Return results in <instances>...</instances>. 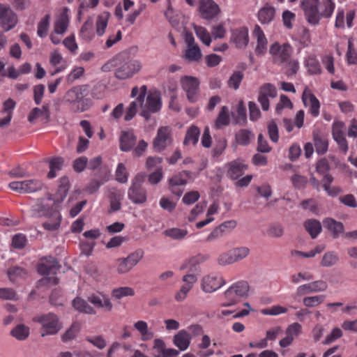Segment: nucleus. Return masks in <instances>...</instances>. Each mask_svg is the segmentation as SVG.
<instances>
[{
    "instance_id": "obj_1",
    "label": "nucleus",
    "mask_w": 357,
    "mask_h": 357,
    "mask_svg": "<svg viewBox=\"0 0 357 357\" xmlns=\"http://www.w3.org/2000/svg\"><path fill=\"white\" fill-rule=\"evenodd\" d=\"M319 0H303L301 4L307 22L312 25H317L322 17L330 18L335 9V3L332 0H322L324 9L319 11Z\"/></svg>"
},
{
    "instance_id": "obj_2",
    "label": "nucleus",
    "mask_w": 357,
    "mask_h": 357,
    "mask_svg": "<svg viewBox=\"0 0 357 357\" xmlns=\"http://www.w3.org/2000/svg\"><path fill=\"white\" fill-rule=\"evenodd\" d=\"M110 63L116 67L115 77L119 79H126L131 78L135 73L142 68V63L138 60L129 59L127 52H123L116 55Z\"/></svg>"
},
{
    "instance_id": "obj_3",
    "label": "nucleus",
    "mask_w": 357,
    "mask_h": 357,
    "mask_svg": "<svg viewBox=\"0 0 357 357\" xmlns=\"http://www.w3.org/2000/svg\"><path fill=\"white\" fill-rule=\"evenodd\" d=\"M250 286L248 282L241 280L234 283L223 294L220 306L230 307L238 303L241 298L248 295Z\"/></svg>"
},
{
    "instance_id": "obj_4",
    "label": "nucleus",
    "mask_w": 357,
    "mask_h": 357,
    "mask_svg": "<svg viewBox=\"0 0 357 357\" xmlns=\"http://www.w3.org/2000/svg\"><path fill=\"white\" fill-rule=\"evenodd\" d=\"M144 174H137L128 189V199L135 204H142L146 202V191L142 188V183H144Z\"/></svg>"
},
{
    "instance_id": "obj_5",
    "label": "nucleus",
    "mask_w": 357,
    "mask_h": 357,
    "mask_svg": "<svg viewBox=\"0 0 357 357\" xmlns=\"http://www.w3.org/2000/svg\"><path fill=\"white\" fill-rule=\"evenodd\" d=\"M33 321L40 324L43 329L45 331V333L41 334L42 337L46 335H55L58 333L63 327L57 315L52 312L35 317Z\"/></svg>"
},
{
    "instance_id": "obj_6",
    "label": "nucleus",
    "mask_w": 357,
    "mask_h": 357,
    "mask_svg": "<svg viewBox=\"0 0 357 357\" xmlns=\"http://www.w3.org/2000/svg\"><path fill=\"white\" fill-rule=\"evenodd\" d=\"M44 185L38 179L31 178L20 181H13L8 184L10 190L21 194H31L40 191Z\"/></svg>"
},
{
    "instance_id": "obj_7",
    "label": "nucleus",
    "mask_w": 357,
    "mask_h": 357,
    "mask_svg": "<svg viewBox=\"0 0 357 357\" xmlns=\"http://www.w3.org/2000/svg\"><path fill=\"white\" fill-rule=\"evenodd\" d=\"M144 255V250L142 249H137L128 255V257L116 259V262H118V273L119 274L128 273L141 261Z\"/></svg>"
},
{
    "instance_id": "obj_8",
    "label": "nucleus",
    "mask_w": 357,
    "mask_h": 357,
    "mask_svg": "<svg viewBox=\"0 0 357 357\" xmlns=\"http://www.w3.org/2000/svg\"><path fill=\"white\" fill-rule=\"evenodd\" d=\"M162 106L161 98L160 93L155 91L149 94L146 97V102L143 107L140 114L146 120H149L151 113L158 112Z\"/></svg>"
},
{
    "instance_id": "obj_9",
    "label": "nucleus",
    "mask_w": 357,
    "mask_h": 357,
    "mask_svg": "<svg viewBox=\"0 0 357 357\" xmlns=\"http://www.w3.org/2000/svg\"><path fill=\"white\" fill-rule=\"evenodd\" d=\"M181 86L187 93V98L191 102L197 100L199 91V79L194 77L185 76L181 79Z\"/></svg>"
},
{
    "instance_id": "obj_10",
    "label": "nucleus",
    "mask_w": 357,
    "mask_h": 357,
    "mask_svg": "<svg viewBox=\"0 0 357 357\" xmlns=\"http://www.w3.org/2000/svg\"><path fill=\"white\" fill-rule=\"evenodd\" d=\"M0 21L6 31L13 29L17 23V17L8 6L0 3Z\"/></svg>"
},
{
    "instance_id": "obj_11",
    "label": "nucleus",
    "mask_w": 357,
    "mask_h": 357,
    "mask_svg": "<svg viewBox=\"0 0 357 357\" xmlns=\"http://www.w3.org/2000/svg\"><path fill=\"white\" fill-rule=\"evenodd\" d=\"M172 141L169 129L167 127H161L158 130L157 135L153 142V149L157 152H161L171 144Z\"/></svg>"
},
{
    "instance_id": "obj_12",
    "label": "nucleus",
    "mask_w": 357,
    "mask_h": 357,
    "mask_svg": "<svg viewBox=\"0 0 357 357\" xmlns=\"http://www.w3.org/2000/svg\"><path fill=\"white\" fill-rule=\"evenodd\" d=\"M198 10L201 17L208 20L214 18L220 11L218 5L213 0H200Z\"/></svg>"
},
{
    "instance_id": "obj_13",
    "label": "nucleus",
    "mask_w": 357,
    "mask_h": 357,
    "mask_svg": "<svg viewBox=\"0 0 357 357\" xmlns=\"http://www.w3.org/2000/svg\"><path fill=\"white\" fill-rule=\"evenodd\" d=\"M225 284L226 282L222 277L208 275L202 278L201 286L204 292L213 293Z\"/></svg>"
},
{
    "instance_id": "obj_14",
    "label": "nucleus",
    "mask_w": 357,
    "mask_h": 357,
    "mask_svg": "<svg viewBox=\"0 0 357 357\" xmlns=\"http://www.w3.org/2000/svg\"><path fill=\"white\" fill-rule=\"evenodd\" d=\"M227 176L231 180H237L248 169V167L243 160L237 159L225 165Z\"/></svg>"
},
{
    "instance_id": "obj_15",
    "label": "nucleus",
    "mask_w": 357,
    "mask_h": 357,
    "mask_svg": "<svg viewBox=\"0 0 357 357\" xmlns=\"http://www.w3.org/2000/svg\"><path fill=\"white\" fill-rule=\"evenodd\" d=\"M61 268L59 261L54 257L49 256L44 258V261L38 266V272L40 275H56Z\"/></svg>"
},
{
    "instance_id": "obj_16",
    "label": "nucleus",
    "mask_w": 357,
    "mask_h": 357,
    "mask_svg": "<svg viewBox=\"0 0 357 357\" xmlns=\"http://www.w3.org/2000/svg\"><path fill=\"white\" fill-rule=\"evenodd\" d=\"M327 288L328 284L325 281L317 280L299 286L296 289V295L301 296L310 293L324 291Z\"/></svg>"
},
{
    "instance_id": "obj_17",
    "label": "nucleus",
    "mask_w": 357,
    "mask_h": 357,
    "mask_svg": "<svg viewBox=\"0 0 357 357\" xmlns=\"http://www.w3.org/2000/svg\"><path fill=\"white\" fill-rule=\"evenodd\" d=\"M88 88L87 85H82L69 89L63 97L64 101L69 103L80 102L87 95Z\"/></svg>"
},
{
    "instance_id": "obj_18",
    "label": "nucleus",
    "mask_w": 357,
    "mask_h": 357,
    "mask_svg": "<svg viewBox=\"0 0 357 357\" xmlns=\"http://www.w3.org/2000/svg\"><path fill=\"white\" fill-rule=\"evenodd\" d=\"M54 211L52 206L45 204L44 199H38L37 203L30 210V215L33 218L50 217Z\"/></svg>"
},
{
    "instance_id": "obj_19",
    "label": "nucleus",
    "mask_w": 357,
    "mask_h": 357,
    "mask_svg": "<svg viewBox=\"0 0 357 357\" xmlns=\"http://www.w3.org/2000/svg\"><path fill=\"white\" fill-rule=\"evenodd\" d=\"M269 52L271 54L278 56L283 63L288 61L292 52V48L289 43L280 45L278 43H275L270 47Z\"/></svg>"
},
{
    "instance_id": "obj_20",
    "label": "nucleus",
    "mask_w": 357,
    "mask_h": 357,
    "mask_svg": "<svg viewBox=\"0 0 357 357\" xmlns=\"http://www.w3.org/2000/svg\"><path fill=\"white\" fill-rule=\"evenodd\" d=\"M231 40L235 44L237 48L241 49L245 47L249 42L248 29L242 27L234 30L232 31Z\"/></svg>"
},
{
    "instance_id": "obj_21",
    "label": "nucleus",
    "mask_w": 357,
    "mask_h": 357,
    "mask_svg": "<svg viewBox=\"0 0 357 357\" xmlns=\"http://www.w3.org/2000/svg\"><path fill=\"white\" fill-rule=\"evenodd\" d=\"M344 123L341 121L335 122L333 125V137L334 140L339 145L340 149L344 153L348 150L347 142L344 136V133L342 131V128Z\"/></svg>"
},
{
    "instance_id": "obj_22",
    "label": "nucleus",
    "mask_w": 357,
    "mask_h": 357,
    "mask_svg": "<svg viewBox=\"0 0 357 357\" xmlns=\"http://www.w3.org/2000/svg\"><path fill=\"white\" fill-rule=\"evenodd\" d=\"M253 36L257 40L255 53L257 55L264 54L267 50V40L261 27L256 24L253 31Z\"/></svg>"
},
{
    "instance_id": "obj_23",
    "label": "nucleus",
    "mask_w": 357,
    "mask_h": 357,
    "mask_svg": "<svg viewBox=\"0 0 357 357\" xmlns=\"http://www.w3.org/2000/svg\"><path fill=\"white\" fill-rule=\"evenodd\" d=\"M305 105L310 106V112L313 116H317L319 114L320 103L314 94L310 91H305L302 96Z\"/></svg>"
},
{
    "instance_id": "obj_24",
    "label": "nucleus",
    "mask_w": 357,
    "mask_h": 357,
    "mask_svg": "<svg viewBox=\"0 0 357 357\" xmlns=\"http://www.w3.org/2000/svg\"><path fill=\"white\" fill-rule=\"evenodd\" d=\"M136 141L137 137L132 131H123L119 139L120 149L124 152L130 151Z\"/></svg>"
},
{
    "instance_id": "obj_25",
    "label": "nucleus",
    "mask_w": 357,
    "mask_h": 357,
    "mask_svg": "<svg viewBox=\"0 0 357 357\" xmlns=\"http://www.w3.org/2000/svg\"><path fill=\"white\" fill-rule=\"evenodd\" d=\"M191 337L188 332L181 330L173 337L174 344L181 351L186 350L190 344Z\"/></svg>"
},
{
    "instance_id": "obj_26",
    "label": "nucleus",
    "mask_w": 357,
    "mask_h": 357,
    "mask_svg": "<svg viewBox=\"0 0 357 357\" xmlns=\"http://www.w3.org/2000/svg\"><path fill=\"white\" fill-rule=\"evenodd\" d=\"M313 139L316 151L318 154H324L328 150V142L326 137L318 130L313 132Z\"/></svg>"
},
{
    "instance_id": "obj_27",
    "label": "nucleus",
    "mask_w": 357,
    "mask_h": 357,
    "mask_svg": "<svg viewBox=\"0 0 357 357\" xmlns=\"http://www.w3.org/2000/svg\"><path fill=\"white\" fill-rule=\"evenodd\" d=\"M324 227L332 233L334 238L339 237L344 232V225L333 218H327L323 220Z\"/></svg>"
},
{
    "instance_id": "obj_28",
    "label": "nucleus",
    "mask_w": 357,
    "mask_h": 357,
    "mask_svg": "<svg viewBox=\"0 0 357 357\" xmlns=\"http://www.w3.org/2000/svg\"><path fill=\"white\" fill-rule=\"evenodd\" d=\"M233 117V123L241 126L247 124V112L243 100H240L236 106V114H231Z\"/></svg>"
},
{
    "instance_id": "obj_29",
    "label": "nucleus",
    "mask_w": 357,
    "mask_h": 357,
    "mask_svg": "<svg viewBox=\"0 0 357 357\" xmlns=\"http://www.w3.org/2000/svg\"><path fill=\"white\" fill-rule=\"evenodd\" d=\"M109 199L110 202L109 213H111L119 211L121 208V201L122 199V194L121 191L117 189L112 188L110 190Z\"/></svg>"
},
{
    "instance_id": "obj_30",
    "label": "nucleus",
    "mask_w": 357,
    "mask_h": 357,
    "mask_svg": "<svg viewBox=\"0 0 357 357\" xmlns=\"http://www.w3.org/2000/svg\"><path fill=\"white\" fill-rule=\"evenodd\" d=\"M304 227L312 238H315L321 231V222L315 219H309L304 222Z\"/></svg>"
},
{
    "instance_id": "obj_31",
    "label": "nucleus",
    "mask_w": 357,
    "mask_h": 357,
    "mask_svg": "<svg viewBox=\"0 0 357 357\" xmlns=\"http://www.w3.org/2000/svg\"><path fill=\"white\" fill-rule=\"evenodd\" d=\"M275 14V8L266 5L259 10L258 19L262 24H268L274 19Z\"/></svg>"
},
{
    "instance_id": "obj_32",
    "label": "nucleus",
    "mask_w": 357,
    "mask_h": 357,
    "mask_svg": "<svg viewBox=\"0 0 357 357\" xmlns=\"http://www.w3.org/2000/svg\"><path fill=\"white\" fill-rule=\"evenodd\" d=\"M255 135L248 129H241L235 134L236 144L241 146L248 145L254 138Z\"/></svg>"
},
{
    "instance_id": "obj_33",
    "label": "nucleus",
    "mask_w": 357,
    "mask_h": 357,
    "mask_svg": "<svg viewBox=\"0 0 357 357\" xmlns=\"http://www.w3.org/2000/svg\"><path fill=\"white\" fill-rule=\"evenodd\" d=\"M72 305L73 307L79 312L89 314H94L96 313L93 308L91 307L85 300L81 298L77 297L73 299Z\"/></svg>"
},
{
    "instance_id": "obj_34",
    "label": "nucleus",
    "mask_w": 357,
    "mask_h": 357,
    "mask_svg": "<svg viewBox=\"0 0 357 357\" xmlns=\"http://www.w3.org/2000/svg\"><path fill=\"white\" fill-rule=\"evenodd\" d=\"M199 135V128L195 125L191 126L186 131L183 144L188 145L190 144H192L193 145H195L198 142Z\"/></svg>"
},
{
    "instance_id": "obj_35",
    "label": "nucleus",
    "mask_w": 357,
    "mask_h": 357,
    "mask_svg": "<svg viewBox=\"0 0 357 357\" xmlns=\"http://www.w3.org/2000/svg\"><path fill=\"white\" fill-rule=\"evenodd\" d=\"M50 220L44 222L43 227L45 229L48 231H56L61 225V215L59 211H54L52 216L50 217Z\"/></svg>"
},
{
    "instance_id": "obj_36",
    "label": "nucleus",
    "mask_w": 357,
    "mask_h": 357,
    "mask_svg": "<svg viewBox=\"0 0 357 357\" xmlns=\"http://www.w3.org/2000/svg\"><path fill=\"white\" fill-rule=\"evenodd\" d=\"M29 328L22 324H17L10 331V335L20 341H23L27 339V337L29 336Z\"/></svg>"
},
{
    "instance_id": "obj_37",
    "label": "nucleus",
    "mask_w": 357,
    "mask_h": 357,
    "mask_svg": "<svg viewBox=\"0 0 357 357\" xmlns=\"http://www.w3.org/2000/svg\"><path fill=\"white\" fill-rule=\"evenodd\" d=\"M93 22L92 18H89L82 25L80 30L81 37L86 41L89 42L92 40L94 34L93 32Z\"/></svg>"
},
{
    "instance_id": "obj_38",
    "label": "nucleus",
    "mask_w": 357,
    "mask_h": 357,
    "mask_svg": "<svg viewBox=\"0 0 357 357\" xmlns=\"http://www.w3.org/2000/svg\"><path fill=\"white\" fill-rule=\"evenodd\" d=\"M70 188V181L66 176L60 178L59 184L58 186L56 195L58 196L57 201L62 202L66 197Z\"/></svg>"
},
{
    "instance_id": "obj_39",
    "label": "nucleus",
    "mask_w": 357,
    "mask_h": 357,
    "mask_svg": "<svg viewBox=\"0 0 357 357\" xmlns=\"http://www.w3.org/2000/svg\"><path fill=\"white\" fill-rule=\"evenodd\" d=\"M202 261V257L195 256L188 260L181 267V268H188L190 273H194L197 275L199 273V264Z\"/></svg>"
},
{
    "instance_id": "obj_40",
    "label": "nucleus",
    "mask_w": 357,
    "mask_h": 357,
    "mask_svg": "<svg viewBox=\"0 0 357 357\" xmlns=\"http://www.w3.org/2000/svg\"><path fill=\"white\" fill-rule=\"evenodd\" d=\"M109 16L110 15L108 12H103L98 16L96 20V33L98 36H101L104 34Z\"/></svg>"
},
{
    "instance_id": "obj_41",
    "label": "nucleus",
    "mask_w": 357,
    "mask_h": 357,
    "mask_svg": "<svg viewBox=\"0 0 357 357\" xmlns=\"http://www.w3.org/2000/svg\"><path fill=\"white\" fill-rule=\"evenodd\" d=\"M134 327L140 333L142 340H148L154 337V333L149 330L148 324L144 321H137Z\"/></svg>"
},
{
    "instance_id": "obj_42",
    "label": "nucleus",
    "mask_w": 357,
    "mask_h": 357,
    "mask_svg": "<svg viewBox=\"0 0 357 357\" xmlns=\"http://www.w3.org/2000/svg\"><path fill=\"white\" fill-rule=\"evenodd\" d=\"M234 264L246 258L250 254V249L247 247L234 248L230 250Z\"/></svg>"
},
{
    "instance_id": "obj_43",
    "label": "nucleus",
    "mask_w": 357,
    "mask_h": 357,
    "mask_svg": "<svg viewBox=\"0 0 357 357\" xmlns=\"http://www.w3.org/2000/svg\"><path fill=\"white\" fill-rule=\"evenodd\" d=\"M202 56L199 45L188 47L184 57L189 61H199Z\"/></svg>"
},
{
    "instance_id": "obj_44",
    "label": "nucleus",
    "mask_w": 357,
    "mask_h": 357,
    "mask_svg": "<svg viewBox=\"0 0 357 357\" xmlns=\"http://www.w3.org/2000/svg\"><path fill=\"white\" fill-rule=\"evenodd\" d=\"M284 234V227L280 223H273L268 226L266 229V234L268 237L273 238H279L283 236Z\"/></svg>"
},
{
    "instance_id": "obj_45",
    "label": "nucleus",
    "mask_w": 357,
    "mask_h": 357,
    "mask_svg": "<svg viewBox=\"0 0 357 357\" xmlns=\"http://www.w3.org/2000/svg\"><path fill=\"white\" fill-rule=\"evenodd\" d=\"M64 162V160L61 157H56L52 158L50 160V172L47 174V177L49 178H54L56 174V171L61 169L63 165Z\"/></svg>"
},
{
    "instance_id": "obj_46",
    "label": "nucleus",
    "mask_w": 357,
    "mask_h": 357,
    "mask_svg": "<svg viewBox=\"0 0 357 357\" xmlns=\"http://www.w3.org/2000/svg\"><path fill=\"white\" fill-rule=\"evenodd\" d=\"M109 179V176L107 173H105L103 176L100 177V180L97 179H91L89 183L87 186L86 187V191L89 194H93L97 192L103 183L107 182Z\"/></svg>"
},
{
    "instance_id": "obj_47",
    "label": "nucleus",
    "mask_w": 357,
    "mask_h": 357,
    "mask_svg": "<svg viewBox=\"0 0 357 357\" xmlns=\"http://www.w3.org/2000/svg\"><path fill=\"white\" fill-rule=\"evenodd\" d=\"M193 29L197 36L202 40V42L206 46H209L211 43V38L206 29L203 26L195 24H193Z\"/></svg>"
},
{
    "instance_id": "obj_48",
    "label": "nucleus",
    "mask_w": 357,
    "mask_h": 357,
    "mask_svg": "<svg viewBox=\"0 0 357 357\" xmlns=\"http://www.w3.org/2000/svg\"><path fill=\"white\" fill-rule=\"evenodd\" d=\"M80 331V325L77 322H74L71 326L62 335L61 340L66 342L73 340Z\"/></svg>"
},
{
    "instance_id": "obj_49",
    "label": "nucleus",
    "mask_w": 357,
    "mask_h": 357,
    "mask_svg": "<svg viewBox=\"0 0 357 357\" xmlns=\"http://www.w3.org/2000/svg\"><path fill=\"white\" fill-rule=\"evenodd\" d=\"M50 15L47 14L38 24L37 34L40 38H45L47 34L50 26Z\"/></svg>"
},
{
    "instance_id": "obj_50",
    "label": "nucleus",
    "mask_w": 357,
    "mask_h": 357,
    "mask_svg": "<svg viewBox=\"0 0 357 357\" xmlns=\"http://www.w3.org/2000/svg\"><path fill=\"white\" fill-rule=\"evenodd\" d=\"M188 234V231L186 229H182L179 228H171L166 229L164 231V234L166 236L170 237L174 240H181L183 239Z\"/></svg>"
},
{
    "instance_id": "obj_51",
    "label": "nucleus",
    "mask_w": 357,
    "mask_h": 357,
    "mask_svg": "<svg viewBox=\"0 0 357 357\" xmlns=\"http://www.w3.org/2000/svg\"><path fill=\"white\" fill-rule=\"evenodd\" d=\"M229 121V109L227 107L223 106L216 119L215 125L219 128L221 126H228Z\"/></svg>"
},
{
    "instance_id": "obj_52",
    "label": "nucleus",
    "mask_w": 357,
    "mask_h": 357,
    "mask_svg": "<svg viewBox=\"0 0 357 357\" xmlns=\"http://www.w3.org/2000/svg\"><path fill=\"white\" fill-rule=\"evenodd\" d=\"M135 291L129 287H121L112 290V296L116 299H121L125 296H132Z\"/></svg>"
},
{
    "instance_id": "obj_53",
    "label": "nucleus",
    "mask_w": 357,
    "mask_h": 357,
    "mask_svg": "<svg viewBox=\"0 0 357 357\" xmlns=\"http://www.w3.org/2000/svg\"><path fill=\"white\" fill-rule=\"evenodd\" d=\"M116 180L120 183H126L128 178V172L123 163H119L115 172Z\"/></svg>"
},
{
    "instance_id": "obj_54",
    "label": "nucleus",
    "mask_w": 357,
    "mask_h": 357,
    "mask_svg": "<svg viewBox=\"0 0 357 357\" xmlns=\"http://www.w3.org/2000/svg\"><path fill=\"white\" fill-rule=\"evenodd\" d=\"M338 261V257L333 252H326L321 261V265L324 267H330L336 264Z\"/></svg>"
},
{
    "instance_id": "obj_55",
    "label": "nucleus",
    "mask_w": 357,
    "mask_h": 357,
    "mask_svg": "<svg viewBox=\"0 0 357 357\" xmlns=\"http://www.w3.org/2000/svg\"><path fill=\"white\" fill-rule=\"evenodd\" d=\"M243 78V74L241 71L234 72L228 80V86L236 90L238 89L240 83Z\"/></svg>"
},
{
    "instance_id": "obj_56",
    "label": "nucleus",
    "mask_w": 357,
    "mask_h": 357,
    "mask_svg": "<svg viewBox=\"0 0 357 357\" xmlns=\"http://www.w3.org/2000/svg\"><path fill=\"white\" fill-rule=\"evenodd\" d=\"M259 93L263 94L266 97L274 98L277 96V90L273 84L266 83L260 87Z\"/></svg>"
},
{
    "instance_id": "obj_57",
    "label": "nucleus",
    "mask_w": 357,
    "mask_h": 357,
    "mask_svg": "<svg viewBox=\"0 0 357 357\" xmlns=\"http://www.w3.org/2000/svg\"><path fill=\"white\" fill-rule=\"evenodd\" d=\"M165 343L161 339H155L152 349V356L153 357H163Z\"/></svg>"
},
{
    "instance_id": "obj_58",
    "label": "nucleus",
    "mask_w": 357,
    "mask_h": 357,
    "mask_svg": "<svg viewBox=\"0 0 357 357\" xmlns=\"http://www.w3.org/2000/svg\"><path fill=\"white\" fill-rule=\"evenodd\" d=\"M27 243V238L25 234H17L13 236L12 245L16 249L24 248Z\"/></svg>"
},
{
    "instance_id": "obj_59",
    "label": "nucleus",
    "mask_w": 357,
    "mask_h": 357,
    "mask_svg": "<svg viewBox=\"0 0 357 357\" xmlns=\"http://www.w3.org/2000/svg\"><path fill=\"white\" fill-rule=\"evenodd\" d=\"M306 66L309 73L311 74H318L321 71V66L318 60L314 57H309L306 61Z\"/></svg>"
},
{
    "instance_id": "obj_60",
    "label": "nucleus",
    "mask_w": 357,
    "mask_h": 357,
    "mask_svg": "<svg viewBox=\"0 0 357 357\" xmlns=\"http://www.w3.org/2000/svg\"><path fill=\"white\" fill-rule=\"evenodd\" d=\"M284 107L291 109L293 107V104L286 95L282 94L280 97L279 102L276 105V112L280 114Z\"/></svg>"
},
{
    "instance_id": "obj_61",
    "label": "nucleus",
    "mask_w": 357,
    "mask_h": 357,
    "mask_svg": "<svg viewBox=\"0 0 357 357\" xmlns=\"http://www.w3.org/2000/svg\"><path fill=\"white\" fill-rule=\"evenodd\" d=\"M217 263L220 266H225L227 265L233 264L234 262L230 250L221 253L217 258Z\"/></svg>"
},
{
    "instance_id": "obj_62",
    "label": "nucleus",
    "mask_w": 357,
    "mask_h": 357,
    "mask_svg": "<svg viewBox=\"0 0 357 357\" xmlns=\"http://www.w3.org/2000/svg\"><path fill=\"white\" fill-rule=\"evenodd\" d=\"M324 300V296H314L310 297H305L303 300L304 305L306 307H316L321 303Z\"/></svg>"
},
{
    "instance_id": "obj_63",
    "label": "nucleus",
    "mask_w": 357,
    "mask_h": 357,
    "mask_svg": "<svg viewBox=\"0 0 357 357\" xmlns=\"http://www.w3.org/2000/svg\"><path fill=\"white\" fill-rule=\"evenodd\" d=\"M338 199L339 202L344 206L354 208L357 207V201L352 194H347L341 196L338 198Z\"/></svg>"
},
{
    "instance_id": "obj_64",
    "label": "nucleus",
    "mask_w": 357,
    "mask_h": 357,
    "mask_svg": "<svg viewBox=\"0 0 357 357\" xmlns=\"http://www.w3.org/2000/svg\"><path fill=\"white\" fill-rule=\"evenodd\" d=\"M268 132L270 139L273 142H277L279 139L278 128L274 121H271L268 124Z\"/></svg>"
}]
</instances>
